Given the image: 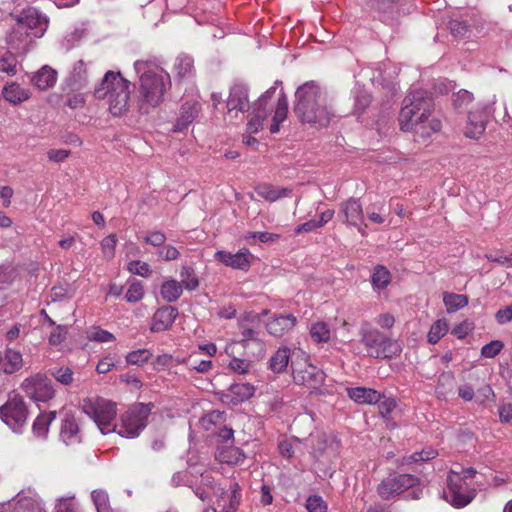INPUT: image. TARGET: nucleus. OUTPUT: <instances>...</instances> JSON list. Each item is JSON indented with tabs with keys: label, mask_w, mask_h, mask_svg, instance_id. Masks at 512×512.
I'll use <instances>...</instances> for the list:
<instances>
[{
	"label": "nucleus",
	"mask_w": 512,
	"mask_h": 512,
	"mask_svg": "<svg viewBox=\"0 0 512 512\" xmlns=\"http://www.w3.org/2000/svg\"><path fill=\"white\" fill-rule=\"evenodd\" d=\"M87 338L90 341L99 342V343L112 342L115 340V337L112 333H110L109 331L104 330L100 327H92L87 332Z\"/></svg>",
	"instance_id": "50"
},
{
	"label": "nucleus",
	"mask_w": 512,
	"mask_h": 512,
	"mask_svg": "<svg viewBox=\"0 0 512 512\" xmlns=\"http://www.w3.org/2000/svg\"><path fill=\"white\" fill-rule=\"evenodd\" d=\"M231 492L222 493L221 500H218L217 507L213 508L210 512H235L239 504L237 490L239 485L232 483L230 485ZM209 512V511H207Z\"/></svg>",
	"instance_id": "30"
},
{
	"label": "nucleus",
	"mask_w": 512,
	"mask_h": 512,
	"mask_svg": "<svg viewBox=\"0 0 512 512\" xmlns=\"http://www.w3.org/2000/svg\"><path fill=\"white\" fill-rule=\"evenodd\" d=\"M419 481V478L412 474L393 473L381 481L377 491L382 499L390 500L412 488L409 495L412 499H419L422 496V489L415 488Z\"/></svg>",
	"instance_id": "8"
},
{
	"label": "nucleus",
	"mask_w": 512,
	"mask_h": 512,
	"mask_svg": "<svg viewBox=\"0 0 512 512\" xmlns=\"http://www.w3.org/2000/svg\"><path fill=\"white\" fill-rule=\"evenodd\" d=\"M475 475L473 468L459 467L450 470L447 476L448 489L444 492V497L451 505L464 507L474 499L476 490L472 485V478Z\"/></svg>",
	"instance_id": "6"
},
{
	"label": "nucleus",
	"mask_w": 512,
	"mask_h": 512,
	"mask_svg": "<svg viewBox=\"0 0 512 512\" xmlns=\"http://www.w3.org/2000/svg\"><path fill=\"white\" fill-rule=\"evenodd\" d=\"M70 154H71L70 150L50 149L47 152V157H48L49 161H51V162L61 163V162L65 161L69 157Z\"/></svg>",
	"instance_id": "62"
},
{
	"label": "nucleus",
	"mask_w": 512,
	"mask_h": 512,
	"mask_svg": "<svg viewBox=\"0 0 512 512\" xmlns=\"http://www.w3.org/2000/svg\"><path fill=\"white\" fill-rule=\"evenodd\" d=\"M310 336L316 343H327L331 338V330L327 323L318 321L311 325Z\"/></svg>",
	"instance_id": "40"
},
{
	"label": "nucleus",
	"mask_w": 512,
	"mask_h": 512,
	"mask_svg": "<svg viewBox=\"0 0 512 512\" xmlns=\"http://www.w3.org/2000/svg\"><path fill=\"white\" fill-rule=\"evenodd\" d=\"M255 191L260 197L269 202H275L278 199L288 196L291 192L287 188L272 186L266 183L258 184Z\"/></svg>",
	"instance_id": "33"
},
{
	"label": "nucleus",
	"mask_w": 512,
	"mask_h": 512,
	"mask_svg": "<svg viewBox=\"0 0 512 512\" xmlns=\"http://www.w3.org/2000/svg\"><path fill=\"white\" fill-rule=\"evenodd\" d=\"M473 100V94L467 90H460L454 96L453 103L455 107L460 108L468 105Z\"/></svg>",
	"instance_id": "61"
},
{
	"label": "nucleus",
	"mask_w": 512,
	"mask_h": 512,
	"mask_svg": "<svg viewBox=\"0 0 512 512\" xmlns=\"http://www.w3.org/2000/svg\"><path fill=\"white\" fill-rule=\"evenodd\" d=\"M51 375L63 385H70L73 382V371L69 367L55 368Z\"/></svg>",
	"instance_id": "53"
},
{
	"label": "nucleus",
	"mask_w": 512,
	"mask_h": 512,
	"mask_svg": "<svg viewBox=\"0 0 512 512\" xmlns=\"http://www.w3.org/2000/svg\"><path fill=\"white\" fill-rule=\"evenodd\" d=\"M229 392L233 396L231 402L236 405L252 397L255 388L249 383H236L230 387Z\"/></svg>",
	"instance_id": "37"
},
{
	"label": "nucleus",
	"mask_w": 512,
	"mask_h": 512,
	"mask_svg": "<svg viewBox=\"0 0 512 512\" xmlns=\"http://www.w3.org/2000/svg\"><path fill=\"white\" fill-rule=\"evenodd\" d=\"M449 330L448 323L445 319L436 320L427 335V340L430 344H436L439 340L444 337Z\"/></svg>",
	"instance_id": "42"
},
{
	"label": "nucleus",
	"mask_w": 512,
	"mask_h": 512,
	"mask_svg": "<svg viewBox=\"0 0 512 512\" xmlns=\"http://www.w3.org/2000/svg\"><path fill=\"white\" fill-rule=\"evenodd\" d=\"M143 242L154 247H162L166 241V235L162 231L148 232L143 238Z\"/></svg>",
	"instance_id": "56"
},
{
	"label": "nucleus",
	"mask_w": 512,
	"mask_h": 512,
	"mask_svg": "<svg viewBox=\"0 0 512 512\" xmlns=\"http://www.w3.org/2000/svg\"><path fill=\"white\" fill-rule=\"evenodd\" d=\"M432 107V99L426 92L421 90L411 92L404 98L399 114L401 130L413 132L417 141H425L433 133L440 131L441 122L431 118Z\"/></svg>",
	"instance_id": "1"
},
{
	"label": "nucleus",
	"mask_w": 512,
	"mask_h": 512,
	"mask_svg": "<svg viewBox=\"0 0 512 512\" xmlns=\"http://www.w3.org/2000/svg\"><path fill=\"white\" fill-rule=\"evenodd\" d=\"M174 68L180 79H190L194 76V60L189 55L177 57Z\"/></svg>",
	"instance_id": "36"
},
{
	"label": "nucleus",
	"mask_w": 512,
	"mask_h": 512,
	"mask_svg": "<svg viewBox=\"0 0 512 512\" xmlns=\"http://www.w3.org/2000/svg\"><path fill=\"white\" fill-rule=\"evenodd\" d=\"M294 112L301 122L320 128L327 127L335 116L327 92L315 81H308L297 88Z\"/></svg>",
	"instance_id": "2"
},
{
	"label": "nucleus",
	"mask_w": 512,
	"mask_h": 512,
	"mask_svg": "<svg viewBox=\"0 0 512 512\" xmlns=\"http://www.w3.org/2000/svg\"><path fill=\"white\" fill-rule=\"evenodd\" d=\"M98 100H105L110 113L120 116L128 110L130 82L120 72L107 71L94 89Z\"/></svg>",
	"instance_id": "5"
},
{
	"label": "nucleus",
	"mask_w": 512,
	"mask_h": 512,
	"mask_svg": "<svg viewBox=\"0 0 512 512\" xmlns=\"http://www.w3.org/2000/svg\"><path fill=\"white\" fill-rule=\"evenodd\" d=\"M443 301L448 313H453L465 307L468 304L466 295L445 292Z\"/></svg>",
	"instance_id": "41"
},
{
	"label": "nucleus",
	"mask_w": 512,
	"mask_h": 512,
	"mask_svg": "<svg viewBox=\"0 0 512 512\" xmlns=\"http://www.w3.org/2000/svg\"><path fill=\"white\" fill-rule=\"evenodd\" d=\"M200 104L196 101L185 102L180 109V115L174 125V131L182 132L194 121L200 111Z\"/></svg>",
	"instance_id": "24"
},
{
	"label": "nucleus",
	"mask_w": 512,
	"mask_h": 512,
	"mask_svg": "<svg viewBox=\"0 0 512 512\" xmlns=\"http://www.w3.org/2000/svg\"><path fill=\"white\" fill-rule=\"evenodd\" d=\"M438 451L433 447H425L420 452H414L405 460L406 463H422L436 458Z\"/></svg>",
	"instance_id": "47"
},
{
	"label": "nucleus",
	"mask_w": 512,
	"mask_h": 512,
	"mask_svg": "<svg viewBox=\"0 0 512 512\" xmlns=\"http://www.w3.org/2000/svg\"><path fill=\"white\" fill-rule=\"evenodd\" d=\"M82 411L94 420L102 434L116 431L115 417L117 411L114 402L100 397L84 399Z\"/></svg>",
	"instance_id": "7"
},
{
	"label": "nucleus",
	"mask_w": 512,
	"mask_h": 512,
	"mask_svg": "<svg viewBox=\"0 0 512 512\" xmlns=\"http://www.w3.org/2000/svg\"><path fill=\"white\" fill-rule=\"evenodd\" d=\"M221 455H222L221 461H224L227 463L237 464L244 460V454L242 452H240L238 449H230V450L226 451L225 453H222Z\"/></svg>",
	"instance_id": "63"
},
{
	"label": "nucleus",
	"mask_w": 512,
	"mask_h": 512,
	"mask_svg": "<svg viewBox=\"0 0 512 512\" xmlns=\"http://www.w3.org/2000/svg\"><path fill=\"white\" fill-rule=\"evenodd\" d=\"M295 356L299 358L300 356H304V353L300 350L291 353L289 348L280 347L270 359L271 370L276 373L284 371L289 362L292 363V360H296Z\"/></svg>",
	"instance_id": "25"
},
{
	"label": "nucleus",
	"mask_w": 512,
	"mask_h": 512,
	"mask_svg": "<svg viewBox=\"0 0 512 512\" xmlns=\"http://www.w3.org/2000/svg\"><path fill=\"white\" fill-rule=\"evenodd\" d=\"M34 38L24 26L16 22L7 35V44L18 53H26Z\"/></svg>",
	"instance_id": "18"
},
{
	"label": "nucleus",
	"mask_w": 512,
	"mask_h": 512,
	"mask_svg": "<svg viewBox=\"0 0 512 512\" xmlns=\"http://www.w3.org/2000/svg\"><path fill=\"white\" fill-rule=\"evenodd\" d=\"M182 292V284L174 279L164 281L160 288V294L167 302H174L178 300Z\"/></svg>",
	"instance_id": "35"
},
{
	"label": "nucleus",
	"mask_w": 512,
	"mask_h": 512,
	"mask_svg": "<svg viewBox=\"0 0 512 512\" xmlns=\"http://www.w3.org/2000/svg\"><path fill=\"white\" fill-rule=\"evenodd\" d=\"M361 342L365 345L367 353L375 358H392L400 353L397 342L392 341L377 329L362 326L360 329Z\"/></svg>",
	"instance_id": "9"
},
{
	"label": "nucleus",
	"mask_w": 512,
	"mask_h": 512,
	"mask_svg": "<svg viewBox=\"0 0 512 512\" xmlns=\"http://www.w3.org/2000/svg\"><path fill=\"white\" fill-rule=\"evenodd\" d=\"M468 24L464 21L453 19L449 22V29L455 36L464 35L468 30Z\"/></svg>",
	"instance_id": "64"
},
{
	"label": "nucleus",
	"mask_w": 512,
	"mask_h": 512,
	"mask_svg": "<svg viewBox=\"0 0 512 512\" xmlns=\"http://www.w3.org/2000/svg\"><path fill=\"white\" fill-rule=\"evenodd\" d=\"M55 512H80L74 495L58 498L55 505Z\"/></svg>",
	"instance_id": "51"
},
{
	"label": "nucleus",
	"mask_w": 512,
	"mask_h": 512,
	"mask_svg": "<svg viewBox=\"0 0 512 512\" xmlns=\"http://www.w3.org/2000/svg\"><path fill=\"white\" fill-rule=\"evenodd\" d=\"M281 84L276 81L272 87L267 89L257 101L252 105V112L249 114L247 130L249 133H257L263 129L264 121L273 112L270 132L277 133L280 124L286 120L288 114V100L281 88L276 95L277 85Z\"/></svg>",
	"instance_id": "3"
},
{
	"label": "nucleus",
	"mask_w": 512,
	"mask_h": 512,
	"mask_svg": "<svg viewBox=\"0 0 512 512\" xmlns=\"http://www.w3.org/2000/svg\"><path fill=\"white\" fill-rule=\"evenodd\" d=\"M2 95L10 104L19 105L31 97V92L16 82H10L4 85Z\"/></svg>",
	"instance_id": "27"
},
{
	"label": "nucleus",
	"mask_w": 512,
	"mask_h": 512,
	"mask_svg": "<svg viewBox=\"0 0 512 512\" xmlns=\"http://www.w3.org/2000/svg\"><path fill=\"white\" fill-rule=\"evenodd\" d=\"M181 284L182 286L189 290L193 291L197 289L199 286L198 278L196 277L195 271L190 266H183L180 272Z\"/></svg>",
	"instance_id": "45"
},
{
	"label": "nucleus",
	"mask_w": 512,
	"mask_h": 512,
	"mask_svg": "<svg viewBox=\"0 0 512 512\" xmlns=\"http://www.w3.org/2000/svg\"><path fill=\"white\" fill-rule=\"evenodd\" d=\"M227 116L236 119L250 108L248 87L243 84H235L231 87L226 101Z\"/></svg>",
	"instance_id": "16"
},
{
	"label": "nucleus",
	"mask_w": 512,
	"mask_h": 512,
	"mask_svg": "<svg viewBox=\"0 0 512 512\" xmlns=\"http://www.w3.org/2000/svg\"><path fill=\"white\" fill-rule=\"evenodd\" d=\"M31 83L39 90L52 88L57 81V72L48 65H44L30 77Z\"/></svg>",
	"instance_id": "26"
},
{
	"label": "nucleus",
	"mask_w": 512,
	"mask_h": 512,
	"mask_svg": "<svg viewBox=\"0 0 512 512\" xmlns=\"http://www.w3.org/2000/svg\"><path fill=\"white\" fill-rule=\"evenodd\" d=\"M391 282V274L389 270L382 265L375 267L371 276V283L374 290H382L386 288Z\"/></svg>",
	"instance_id": "39"
},
{
	"label": "nucleus",
	"mask_w": 512,
	"mask_h": 512,
	"mask_svg": "<svg viewBox=\"0 0 512 512\" xmlns=\"http://www.w3.org/2000/svg\"><path fill=\"white\" fill-rule=\"evenodd\" d=\"M306 509L308 512H327V505L322 497L313 495L307 498Z\"/></svg>",
	"instance_id": "54"
},
{
	"label": "nucleus",
	"mask_w": 512,
	"mask_h": 512,
	"mask_svg": "<svg viewBox=\"0 0 512 512\" xmlns=\"http://www.w3.org/2000/svg\"><path fill=\"white\" fill-rule=\"evenodd\" d=\"M127 270L134 275L141 277H148L152 273L151 267L148 263L140 260H133L127 264Z\"/></svg>",
	"instance_id": "52"
},
{
	"label": "nucleus",
	"mask_w": 512,
	"mask_h": 512,
	"mask_svg": "<svg viewBox=\"0 0 512 512\" xmlns=\"http://www.w3.org/2000/svg\"><path fill=\"white\" fill-rule=\"evenodd\" d=\"M60 439L66 445H74L81 442L78 424L73 417H65L62 420Z\"/></svg>",
	"instance_id": "28"
},
{
	"label": "nucleus",
	"mask_w": 512,
	"mask_h": 512,
	"mask_svg": "<svg viewBox=\"0 0 512 512\" xmlns=\"http://www.w3.org/2000/svg\"><path fill=\"white\" fill-rule=\"evenodd\" d=\"M249 256L250 253L248 250L239 251L235 254L219 250L214 255L216 260L220 261L226 266L240 270H247L250 267Z\"/></svg>",
	"instance_id": "21"
},
{
	"label": "nucleus",
	"mask_w": 512,
	"mask_h": 512,
	"mask_svg": "<svg viewBox=\"0 0 512 512\" xmlns=\"http://www.w3.org/2000/svg\"><path fill=\"white\" fill-rule=\"evenodd\" d=\"M144 296V287L140 281L133 280L129 283V287L125 294L127 302L136 303Z\"/></svg>",
	"instance_id": "49"
},
{
	"label": "nucleus",
	"mask_w": 512,
	"mask_h": 512,
	"mask_svg": "<svg viewBox=\"0 0 512 512\" xmlns=\"http://www.w3.org/2000/svg\"><path fill=\"white\" fill-rule=\"evenodd\" d=\"M504 344L499 340L491 341L481 349V355L486 358H493L503 349Z\"/></svg>",
	"instance_id": "57"
},
{
	"label": "nucleus",
	"mask_w": 512,
	"mask_h": 512,
	"mask_svg": "<svg viewBox=\"0 0 512 512\" xmlns=\"http://www.w3.org/2000/svg\"><path fill=\"white\" fill-rule=\"evenodd\" d=\"M116 243H117V237L115 234H110L102 240L101 248H102L103 254L107 258H112L114 256Z\"/></svg>",
	"instance_id": "60"
},
{
	"label": "nucleus",
	"mask_w": 512,
	"mask_h": 512,
	"mask_svg": "<svg viewBox=\"0 0 512 512\" xmlns=\"http://www.w3.org/2000/svg\"><path fill=\"white\" fill-rule=\"evenodd\" d=\"M134 69L139 74L140 108L145 113L149 108L159 106L171 86L170 75L152 61L138 60Z\"/></svg>",
	"instance_id": "4"
},
{
	"label": "nucleus",
	"mask_w": 512,
	"mask_h": 512,
	"mask_svg": "<svg viewBox=\"0 0 512 512\" xmlns=\"http://www.w3.org/2000/svg\"><path fill=\"white\" fill-rule=\"evenodd\" d=\"M347 394L358 404H373L381 399V394L378 391L366 387L348 388Z\"/></svg>",
	"instance_id": "29"
},
{
	"label": "nucleus",
	"mask_w": 512,
	"mask_h": 512,
	"mask_svg": "<svg viewBox=\"0 0 512 512\" xmlns=\"http://www.w3.org/2000/svg\"><path fill=\"white\" fill-rule=\"evenodd\" d=\"M152 357V353L149 349H138L129 352L126 355V362L129 365H143L144 363L148 362L149 359Z\"/></svg>",
	"instance_id": "48"
},
{
	"label": "nucleus",
	"mask_w": 512,
	"mask_h": 512,
	"mask_svg": "<svg viewBox=\"0 0 512 512\" xmlns=\"http://www.w3.org/2000/svg\"><path fill=\"white\" fill-rule=\"evenodd\" d=\"M7 512H46L39 495L31 489L20 491L9 504Z\"/></svg>",
	"instance_id": "17"
},
{
	"label": "nucleus",
	"mask_w": 512,
	"mask_h": 512,
	"mask_svg": "<svg viewBox=\"0 0 512 512\" xmlns=\"http://www.w3.org/2000/svg\"><path fill=\"white\" fill-rule=\"evenodd\" d=\"M17 58L15 54L11 52H5L0 57V71L4 72L10 76H13L17 73Z\"/></svg>",
	"instance_id": "46"
},
{
	"label": "nucleus",
	"mask_w": 512,
	"mask_h": 512,
	"mask_svg": "<svg viewBox=\"0 0 512 512\" xmlns=\"http://www.w3.org/2000/svg\"><path fill=\"white\" fill-rule=\"evenodd\" d=\"M178 316V310L173 306L159 308L153 315L150 330L152 332H163L173 325Z\"/></svg>",
	"instance_id": "20"
},
{
	"label": "nucleus",
	"mask_w": 512,
	"mask_h": 512,
	"mask_svg": "<svg viewBox=\"0 0 512 512\" xmlns=\"http://www.w3.org/2000/svg\"><path fill=\"white\" fill-rule=\"evenodd\" d=\"M187 368L198 373H207L212 368V361L200 359L197 353H193L187 357Z\"/></svg>",
	"instance_id": "44"
},
{
	"label": "nucleus",
	"mask_w": 512,
	"mask_h": 512,
	"mask_svg": "<svg viewBox=\"0 0 512 512\" xmlns=\"http://www.w3.org/2000/svg\"><path fill=\"white\" fill-rule=\"evenodd\" d=\"M254 318V315L251 313H246L239 318V329L242 336L239 343L243 346H245L248 341L259 340V331L253 325Z\"/></svg>",
	"instance_id": "31"
},
{
	"label": "nucleus",
	"mask_w": 512,
	"mask_h": 512,
	"mask_svg": "<svg viewBox=\"0 0 512 512\" xmlns=\"http://www.w3.org/2000/svg\"><path fill=\"white\" fill-rule=\"evenodd\" d=\"M179 251L172 245H163L158 251L157 256L164 261L176 260L179 257Z\"/></svg>",
	"instance_id": "59"
},
{
	"label": "nucleus",
	"mask_w": 512,
	"mask_h": 512,
	"mask_svg": "<svg viewBox=\"0 0 512 512\" xmlns=\"http://www.w3.org/2000/svg\"><path fill=\"white\" fill-rule=\"evenodd\" d=\"M338 217L342 223L347 226L357 228L364 235V212L363 207L358 198H349L339 204Z\"/></svg>",
	"instance_id": "14"
},
{
	"label": "nucleus",
	"mask_w": 512,
	"mask_h": 512,
	"mask_svg": "<svg viewBox=\"0 0 512 512\" xmlns=\"http://www.w3.org/2000/svg\"><path fill=\"white\" fill-rule=\"evenodd\" d=\"M17 23L24 26L36 38L44 35L48 28V17L34 7L24 9L17 18Z\"/></svg>",
	"instance_id": "15"
},
{
	"label": "nucleus",
	"mask_w": 512,
	"mask_h": 512,
	"mask_svg": "<svg viewBox=\"0 0 512 512\" xmlns=\"http://www.w3.org/2000/svg\"><path fill=\"white\" fill-rule=\"evenodd\" d=\"M151 413L149 405L138 403L131 406L122 416L121 422L117 425V433L126 438L138 437L146 427L148 417Z\"/></svg>",
	"instance_id": "10"
},
{
	"label": "nucleus",
	"mask_w": 512,
	"mask_h": 512,
	"mask_svg": "<svg viewBox=\"0 0 512 512\" xmlns=\"http://www.w3.org/2000/svg\"><path fill=\"white\" fill-rule=\"evenodd\" d=\"M1 420L15 433L21 434L28 418V409L22 397L15 395L0 407Z\"/></svg>",
	"instance_id": "11"
},
{
	"label": "nucleus",
	"mask_w": 512,
	"mask_h": 512,
	"mask_svg": "<svg viewBox=\"0 0 512 512\" xmlns=\"http://www.w3.org/2000/svg\"><path fill=\"white\" fill-rule=\"evenodd\" d=\"M293 380L298 385H305L309 388H316L324 382V373L316 366L300 356L292 360L291 364Z\"/></svg>",
	"instance_id": "12"
},
{
	"label": "nucleus",
	"mask_w": 512,
	"mask_h": 512,
	"mask_svg": "<svg viewBox=\"0 0 512 512\" xmlns=\"http://www.w3.org/2000/svg\"><path fill=\"white\" fill-rule=\"evenodd\" d=\"M3 371L6 374H13L19 371L23 364L22 355L14 349H7L5 356L2 358Z\"/></svg>",
	"instance_id": "34"
},
{
	"label": "nucleus",
	"mask_w": 512,
	"mask_h": 512,
	"mask_svg": "<svg viewBox=\"0 0 512 512\" xmlns=\"http://www.w3.org/2000/svg\"><path fill=\"white\" fill-rule=\"evenodd\" d=\"M488 115L484 110L470 111L464 127V135L470 139H479L485 132Z\"/></svg>",
	"instance_id": "19"
},
{
	"label": "nucleus",
	"mask_w": 512,
	"mask_h": 512,
	"mask_svg": "<svg viewBox=\"0 0 512 512\" xmlns=\"http://www.w3.org/2000/svg\"><path fill=\"white\" fill-rule=\"evenodd\" d=\"M91 499L97 512H112L108 493L103 489H95L91 493Z\"/></svg>",
	"instance_id": "43"
},
{
	"label": "nucleus",
	"mask_w": 512,
	"mask_h": 512,
	"mask_svg": "<svg viewBox=\"0 0 512 512\" xmlns=\"http://www.w3.org/2000/svg\"><path fill=\"white\" fill-rule=\"evenodd\" d=\"M296 322L297 319L293 314L278 315L273 317V319L267 323L266 327L269 334L281 337L292 330Z\"/></svg>",
	"instance_id": "23"
},
{
	"label": "nucleus",
	"mask_w": 512,
	"mask_h": 512,
	"mask_svg": "<svg viewBox=\"0 0 512 512\" xmlns=\"http://www.w3.org/2000/svg\"><path fill=\"white\" fill-rule=\"evenodd\" d=\"M400 5V0H370L369 8L375 12L382 22L392 20Z\"/></svg>",
	"instance_id": "22"
},
{
	"label": "nucleus",
	"mask_w": 512,
	"mask_h": 512,
	"mask_svg": "<svg viewBox=\"0 0 512 512\" xmlns=\"http://www.w3.org/2000/svg\"><path fill=\"white\" fill-rule=\"evenodd\" d=\"M53 327L54 330L49 335V343L52 346H58L66 339L67 326L55 324Z\"/></svg>",
	"instance_id": "55"
},
{
	"label": "nucleus",
	"mask_w": 512,
	"mask_h": 512,
	"mask_svg": "<svg viewBox=\"0 0 512 512\" xmlns=\"http://www.w3.org/2000/svg\"><path fill=\"white\" fill-rule=\"evenodd\" d=\"M21 387L29 398L37 402H47L55 394L52 381L43 374L26 378Z\"/></svg>",
	"instance_id": "13"
},
{
	"label": "nucleus",
	"mask_w": 512,
	"mask_h": 512,
	"mask_svg": "<svg viewBox=\"0 0 512 512\" xmlns=\"http://www.w3.org/2000/svg\"><path fill=\"white\" fill-rule=\"evenodd\" d=\"M379 412L382 417L386 418L390 415L393 409L396 407V401L394 398L385 397L381 395V399L377 402Z\"/></svg>",
	"instance_id": "58"
},
{
	"label": "nucleus",
	"mask_w": 512,
	"mask_h": 512,
	"mask_svg": "<svg viewBox=\"0 0 512 512\" xmlns=\"http://www.w3.org/2000/svg\"><path fill=\"white\" fill-rule=\"evenodd\" d=\"M88 78L87 64L82 60L77 61L71 73L72 84L78 89L84 88L88 83Z\"/></svg>",
	"instance_id": "38"
},
{
	"label": "nucleus",
	"mask_w": 512,
	"mask_h": 512,
	"mask_svg": "<svg viewBox=\"0 0 512 512\" xmlns=\"http://www.w3.org/2000/svg\"><path fill=\"white\" fill-rule=\"evenodd\" d=\"M56 418V412L41 413L34 420L32 425V433L36 438L45 440L49 432V426Z\"/></svg>",
	"instance_id": "32"
}]
</instances>
